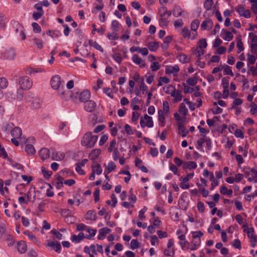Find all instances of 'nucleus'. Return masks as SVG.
<instances>
[{"label":"nucleus","instance_id":"1","mask_svg":"<svg viewBox=\"0 0 257 257\" xmlns=\"http://www.w3.org/2000/svg\"><path fill=\"white\" fill-rule=\"evenodd\" d=\"M97 140V136L92 135L91 132H88L82 137L81 144L87 148H91L94 146Z\"/></svg>","mask_w":257,"mask_h":257},{"label":"nucleus","instance_id":"2","mask_svg":"<svg viewBox=\"0 0 257 257\" xmlns=\"http://www.w3.org/2000/svg\"><path fill=\"white\" fill-rule=\"evenodd\" d=\"M51 85L53 89L57 90L59 95L64 94V86H61V77L58 75L53 76L51 79Z\"/></svg>","mask_w":257,"mask_h":257},{"label":"nucleus","instance_id":"3","mask_svg":"<svg viewBox=\"0 0 257 257\" xmlns=\"http://www.w3.org/2000/svg\"><path fill=\"white\" fill-rule=\"evenodd\" d=\"M35 142L34 137L28 138L25 142V151L29 155H33L36 153V150L33 145Z\"/></svg>","mask_w":257,"mask_h":257},{"label":"nucleus","instance_id":"4","mask_svg":"<svg viewBox=\"0 0 257 257\" xmlns=\"http://www.w3.org/2000/svg\"><path fill=\"white\" fill-rule=\"evenodd\" d=\"M19 84L21 88L23 89H29L32 87L33 83L27 76H24L20 78Z\"/></svg>","mask_w":257,"mask_h":257},{"label":"nucleus","instance_id":"5","mask_svg":"<svg viewBox=\"0 0 257 257\" xmlns=\"http://www.w3.org/2000/svg\"><path fill=\"white\" fill-rule=\"evenodd\" d=\"M34 8L37 10V12H34L32 16L33 19L37 21L40 19L41 17L44 15V12L42 10V3L41 2L38 3L35 5Z\"/></svg>","mask_w":257,"mask_h":257},{"label":"nucleus","instance_id":"6","mask_svg":"<svg viewBox=\"0 0 257 257\" xmlns=\"http://www.w3.org/2000/svg\"><path fill=\"white\" fill-rule=\"evenodd\" d=\"M235 10L240 17L249 18L251 16L250 11L249 10H245L244 8L241 6H238L235 9Z\"/></svg>","mask_w":257,"mask_h":257},{"label":"nucleus","instance_id":"7","mask_svg":"<svg viewBox=\"0 0 257 257\" xmlns=\"http://www.w3.org/2000/svg\"><path fill=\"white\" fill-rule=\"evenodd\" d=\"M96 103L91 100H87L84 102V108L88 112H92L96 108Z\"/></svg>","mask_w":257,"mask_h":257},{"label":"nucleus","instance_id":"8","mask_svg":"<svg viewBox=\"0 0 257 257\" xmlns=\"http://www.w3.org/2000/svg\"><path fill=\"white\" fill-rule=\"evenodd\" d=\"M52 155L51 159L55 161H61L65 158V154L63 153L57 152L55 149H51Z\"/></svg>","mask_w":257,"mask_h":257},{"label":"nucleus","instance_id":"9","mask_svg":"<svg viewBox=\"0 0 257 257\" xmlns=\"http://www.w3.org/2000/svg\"><path fill=\"white\" fill-rule=\"evenodd\" d=\"M49 247L54 250L57 253H60L61 250V245L57 241H49Z\"/></svg>","mask_w":257,"mask_h":257},{"label":"nucleus","instance_id":"10","mask_svg":"<svg viewBox=\"0 0 257 257\" xmlns=\"http://www.w3.org/2000/svg\"><path fill=\"white\" fill-rule=\"evenodd\" d=\"M111 231L110 229L106 227L100 229L97 238L100 240L103 239L106 237L107 234L109 233Z\"/></svg>","mask_w":257,"mask_h":257},{"label":"nucleus","instance_id":"11","mask_svg":"<svg viewBox=\"0 0 257 257\" xmlns=\"http://www.w3.org/2000/svg\"><path fill=\"white\" fill-rule=\"evenodd\" d=\"M79 95V100L81 102H85L90 98V92L88 90L86 89L81 92Z\"/></svg>","mask_w":257,"mask_h":257},{"label":"nucleus","instance_id":"12","mask_svg":"<svg viewBox=\"0 0 257 257\" xmlns=\"http://www.w3.org/2000/svg\"><path fill=\"white\" fill-rule=\"evenodd\" d=\"M201 243V239H194L193 238V240L191 242V245H189L187 247V249H189L191 250H195L197 249V248L199 246Z\"/></svg>","mask_w":257,"mask_h":257},{"label":"nucleus","instance_id":"13","mask_svg":"<svg viewBox=\"0 0 257 257\" xmlns=\"http://www.w3.org/2000/svg\"><path fill=\"white\" fill-rule=\"evenodd\" d=\"M171 96L174 97V102H179L182 98V95H181L180 90L175 89L171 92Z\"/></svg>","mask_w":257,"mask_h":257},{"label":"nucleus","instance_id":"14","mask_svg":"<svg viewBox=\"0 0 257 257\" xmlns=\"http://www.w3.org/2000/svg\"><path fill=\"white\" fill-rule=\"evenodd\" d=\"M133 61L137 65H140L142 67L146 66V63L137 54H134L132 57Z\"/></svg>","mask_w":257,"mask_h":257},{"label":"nucleus","instance_id":"15","mask_svg":"<svg viewBox=\"0 0 257 257\" xmlns=\"http://www.w3.org/2000/svg\"><path fill=\"white\" fill-rule=\"evenodd\" d=\"M178 238L180 239L179 244L181 246L182 249H185L186 248V246L187 244L188 246L190 245L189 242L186 240L185 235V234H181L178 236Z\"/></svg>","mask_w":257,"mask_h":257},{"label":"nucleus","instance_id":"16","mask_svg":"<svg viewBox=\"0 0 257 257\" xmlns=\"http://www.w3.org/2000/svg\"><path fill=\"white\" fill-rule=\"evenodd\" d=\"M17 248L20 253H25L27 249V246L26 242L23 240H21L17 244Z\"/></svg>","mask_w":257,"mask_h":257},{"label":"nucleus","instance_id":"17","mask_svg":"<svg viewBox=\"0 0 257 257\" xmlns=\"http://www.w3.org/2000/svg\"><path fill=\"white\" fill-rule=\"evenodd\" d=\"M213 26V22L209 19L207 18L205 20L202 22L201 25V29L202 30H204L207 29V28H211Z\"/></svg>","mask_w":257,"mask_h":257},{"label":"nucleus","instance_id":"18","mask_svg":"<svg viewBox=\"0 0 257 257\" xmlns=\"http://www.w3.org/2000/svg\"><path fill=\"white\" fill-rule=\"evenodd\" d=\"M177 126L180 134L182 135V137L183 138L185 137L189 133V131L186 130V128H185V127L184 126L182 122H178L177 123Z\"/></svg>","mask_w":257,"mask_h":257},{"label":"nucleus","instance_id":"19","mask_svg":"<svg viewBox=\"0 0 257 257\" xmlns=\"http://www.w3.org/2000/svg\"><path fill=\"white\" fill-rule=\"evenodd\" d=\"M197 164L193 161L184 162L183 168L184 170L188 169L189 170L195 169L197 168Z\"/></svg>","mask_w":257,"mask_h":257},{"label":"nucleus","instance_id":"20","mask_svg":"<svg viewBox=\"0 0 257 257\" xmlns=\"http://www.w3.org/2000/svg\"><path fill=\"white\" fill-rule=\"evenodd\" d=\"M0 193L5 198L8 199L9 200H11V199L9 197V191L7 187L4 188L3 183H0Z\"/></svg>","mask_w":257,"mask_h":257},{"label":"nucleus","instance_id":"21","mask_svg":"<svg viewBox=\"0 0 257 257\" xmlns=\"http://www.w3.org/2000/svg\"><path fill=\"white\" fill-rule=\"evenodd\" d=\"M166 13L165 10H162V12H159L160 17H161L160 23L165 26H167L169 23L168 18L165 17Z\"/></svg>","mask_w":257,"mask_h":257},{"label":"nucleus","instance_id":"22","mask_svg":"<svg viewBox=\"0 0 257 257\" xmlns=\"http://www.w3.org/2000/svg\"><path fill=\"white\" fill-rule=\"evenodd\" d=\"M85 237L84 233L80 232L78 235H72L71 237V239L72 242H79Z\"/></svg>","mask_w":257,"mask_h":257},{"label":"nucleus","instance_id":"23","mask_svg":"<svg viewBox=\"0 0 257 257\" xmlns=\"http://www.w3.org/2000/svg\"><path fill=\"white\" fill-rule=\"evenodd\" d=\"M86 219L95 221L97 219V216L94 210H89L86 214Z\"/></svg>","mask_w":257,"mask_h":257},{"label":"nucleus","instance_id":"24","mask_svg":"<svg viewBox=\"0 0 257 257\" xmlns=\"http://www.w3.org/2000/svg\"><path fill=\"white\" fill-rule=\"evenodd\" d=\"M11 135L14 138H20L22 135V130L18 127H16L11 131Z\"/></svg>","mask_w":257,"mask_h":257},{"label":"nucleus","instance_id":"25","mask_svg":"<svg viewBox=\"0 0 257 257\" xmlns=\"http://www.w3.org/2000/svg\"><path fill=\"white\" fill-rule=\"evenodd\" d=\"M39 156L43 161L48 158V149L43 148L39 151Z\"/></svg>","mask_w":257,"mask_h":257},{"label":"nucleus","instance_id":"26","mask_svg":"<svg viewBox=\"0 0 257 257\" xmlns=\"http://www.w3.org/2000/svg\"><path fill=\"white\" fill-rule=\"evenodd\" d=\"M183 11L182 8L179 6H175L173 11V14L175 17H179L181 16Z\"/></svg>","mask_w":257,"mask_h":257},{"label":"nucleus","instance_id":"27","mask_svg":"<svg viewBox=\"0 0 257 257\" xmlns=\"http://www.w3.org/2000/svg\"><path fill=\"white\" fill-rule=\"evenodd\" d=\"M100 154V150L99 149L93 150L90 153L89 155V158L90 160H94L97 159Z\"/></svg>","mask_w":257,"mask_h":257},{"label":"nucleus","instance_id":"28","mask_svg":"<svg viewBox=\"0 0 257 257\" xmlns=\"http://www.w3.org/2000/svg\"><path fill=\"white\" fill-rule=\"evenodd\" d=\"M172 40V37L170 36H168L165 38L163 43L162 44V48L163 49H167L169 46V44L171 42Z\"/></svg>","mask_w":257,"mask_h":257},{"label":"nucleus","instance_id":"29","mask_svg":"<svg viewBox=\"0 0 257 257\" xmlns=\"http://www.w3.org/2000/svg\"><path fill=\"white\" fill-rule=\"evenodd\" d=\"M88 44L90 46L93 47L96 50L100 51L101 52H103V48L96 41H94L92 40H89L88 41Z\"/></svg>","mask_w":257,"mask_h":257},{"label":"nucleus","instance_id":"30","mask_svg":"<svg viewBox=\"0 0 257 257\" xmlns=\"http://www.w3.org/2000/svg\"><path fill=\"white\" fill-rule=\"evenodd\" d=\"M24 234L28 237V238L35 244H37L38 241L36 237L33 234V233L29 231H25Z\"/></svg>","mask_w":257,"mask_h":257},{"label":"nucleus","instance_id":"31","mask_svg":"<svg viewBox=\"0 0 257 257\" xmlns=\"http://www.w3.org/2000/svg\"><path fill=\"white\" fill-rule=\"evenodd\" d=\"M148 47L151 51H155L159 48V43L157 42H150L148 43Z\"/></svg>","mask_w":257,"mask_h":257},{"label":"nucleus","instance_id":"32","mask_svg":"<svg viewBox=\"0 0 257 257\" xmlns=\"http://www.w3.org/2000/svg\"><path fill=\"white\" fill-rule=\"evenodd\" d=\"M92 172L97 175H100L102 173V170L101 168L100 165L96 164L95 166L92 165L91 166Z\"/></svg>","mask_w":257,"mask_h":257},{"label":"nucleus","instance_id":"33","mask_svg":"<svg viewBox=\"0 0 257 257\" xmlns=\"http://www.w3.org/2000/svg\"><path fill=\"white\" fill-rule=\"evenodd\" d=\"M220 192L223 195H227L231 196L232 194V190L231 189H228L225 186H221L220 188Z\"/></svg>","mask_w":257,"mask_h":257},{"label":"nucleus","instance_id":"34","mask_svg":"<svg viewBox=\"0 0 257 257\" xmlns=\"http://www.w3.org/2000/svg\"><path fill=\"white\" fill-rule=\"evenodd\" d=\"M116 168V165L113 162H110L107 168L104 170V173H109L112 171L114 170Z\"/></svg>","mask_w":257,"mask_h":257},{"label":"nucleus","instance_id":"35","mask_svg":"<svg viewBox=\"0 0 257 257\" xmlns=\"http://www.w3.org/2000/svg\"><path fill=\"white\" fill-rule=\"evenodd\" d=\"M214 5L213 0H206L204 3V8L206 11H210Z\"/></svg>","mask_w":257,"mask_h":257},{"label":"nucleus","instance_id":"36","mask_svg":"<svg viewBox=\"0 0 257 257\" xmlns=\"http://www.w3.org/2000/svg\"><path fill=\"white\" fill-rule=\"evenodd\" d=\"M180 61L183 63H186L190 61V59L184 54L180 53L178 55Z\"/></svg>","mask_w":257,"mask_h":257},{"label":"nucleus","instance_id":"37","mask_svg":"<svg viewBox=\"0 0 257 257\" xmlns=\"http://www.w3.org/2000/svg\"><path fill=\"white\" fill-rule=\"evenodd\" d=\"M68 173V170L67 169L63 170L59 172L58 175L57 176V182H63L64 178L63 177L65 176V173Z\"/></svg>","mask_w":257,"mask_h":257},{"label":"nucleus","instance_id":"38","mask_svg":"<svg viewBox=\"0 0 257 257\" xmlns=\"http://www.w3.org/2000/svg\"><path fill=\"white\" fill-rule=\"evenodd\" d=\"M144 119L147 120L146 126L148 127H151L153 126V121L152 117L149 116L148 114H145L144 116Z\"/></svg>","mask_w":257,"mask_h":257},{"label":"nucleus","instance_id":"39","mask_svg":"<svg viewBox=\"0 0 257 257\" xmlns=\"http://www.w3.org/2000/svg\"><path fill=\"white\" fill-rule=\"evenodd\" d=\"M200 24V21L198 19L194 20L191 24V29L192 31H197Z\"/></svg>","mask_w":257,"mask_h":257},{"label":"nucleus","instance_id":"40","mask_svg":"<svg viewBox=\"0 0 257 257\" xmlns=\"http://www.w3.org/2000/svg\"><path fill=\"white\" fill-rule=\"evenodd\" d=\"M43 71V69L41 68H28L26 70V73L28 74H35L38 72H41Z\"/></svg>","mask_w":257,"mask_h":257},{"label":"nucleus","instance_id":"41","mask_svg":"<svg viewBox=\"0 0 257 257\" xmlns=\"http://www.w3.org/2000/svg\"><path fill=\"white\" fill-rule=\"evenodd\" d=\"M179 112L180 113L184 115L188 112V109L183 103H181L179 105Z\"/></svg>","mask_w":257,"mask_h":257},{"label":"nucleus","instance_id":"42","mask_svg":"<svg viewBox=\"0 0 257 257\" xmlns=\"http://www.w3.org/2000/svg\"><path fill=\"white\" fill-rule=\"evenodd\" d=\"M25 195L27 196V198H26L24 196H21V197H19L18 201H19V202L20 204H22L23 203H25L26 204H28V201L29 200V194H25Z\"/></svg>","mask_w":257,"mask_h":257},{"label":"nucleus","instance_id":"43","mask_svg":"<svg viewBox=\"0 0 257 257\" xmlns=\"http://www.w3.org/2000/svg\"><path fill=\"white\" fill-rule=\"evenodd\" d=\"M242 103V100L240 98H235L231 104L230 109H234L237 105H241Z\"/></svg>","mask_w":257,"mask_h":257},{"label":"nucleus","instance_id":"44","mask_svg":"<svg viewBox=\"0 0 257 257\" xmlns=\"http://www.w3.org/2000/svg\"><path fill=\"white\" fill-rule=\"evenodd\" d=\"M8 81L5 77H2L0 78V87L2 89H5L8 87Z\"/></svg>","mask_w":257,"mask_h":257},{"label":"nucleus","instance_id":"45","mask_svg":"<svg viewBox=\"0 0 257 257\" xmlns=\"http://www.w3.org/2000/svg\"><path fill=\"white\" fill-rule=\"evenodd\" d=\"M223 72L224 75H229L231 76L234 75L230 67L227 65H224Z\"/></svg>","mask_w":257,"mask_h":257},{"label":"nucleus","instance_id":"46","mask_svg":"<svg viewBox=\"0 0 257 257\" xmlns=\"http://www.w3.org/2000/svg\"><path fill=\"white\" fill-rule=\"evenodd\" d=\"M96 231L97 230L96 229L88 228L87 229V232L89 233V235H86L85 236V238L88 239H90V236H94L96 233Z\"/></svg>","mask_w":257,"mask_h":257},{"label":"nucleus","instance_id":"47","mask_svg":"<svg viewBox=\"0 0 257 257\" xmlns=\"http://www.w3.org/2000/svg\"><path fill=\"white\" fill-rule=\"evenodd\" d=\"M175 88L172 85H168L165 86L163 87V91L166 93V94H170L171 92L174 90Z\"/></svg>","mask_w":257,"mask_h":257},{"label":"nucleus","instance_id":"48","mask_svg":"<svg viewBox=\"0 0 257 257\" xmlns=\"http://www.w3.org/2000/svg\"><path fill=\"white\" fill-rule=\"evenodd\" d=\"M198 47L200 49L205 48L207 46V43L205 39H202L199 41L198 42Z\"/></svg>","mask_w":257,"mask_h":257},{"label":"nucleus","instance_id":"49","mask_svg":"<svg viewBox=\"0 0 257 257\" xmlns=\"http://www.w3.org/2000/svg\"><path fill=\"white\" fill-rule=\"evenodd\" d=\"M201 135L203 136V138H200L197 142V149H200V148H201L203 146V144L205 142V138H206L205 135Z\"/></svg>","mask_w":257,"mask_h":257},{"label":"nucleus","instance_id":"50","mask_svg":"<svg viewBox=\"0 0 257 257\" xmlns=\"http://www.w3.org/2000/svg\"><path fill=\"white\" fill-rule=\"evenodd\" d=\"M197 79L195 77H191L188 78L186 81V84L190 86H195L197 83Z\"/></svg>","mask_w":257,"mask_h":257},{"label":"nucleus","instance_id":"51","mask_svg":"<svg viewBox=\"0 0 257 257\" xmlns=\"http://www.w3.org/2000/svg\"><path fill=\"white\" fill-rule=\"evenodd\" d=\"M190 34L191 33L187 27L184 28L182 30V35L184 38H189Z\"/></svg>","mask_w":257,"mask_h":257},{"label":"nucleus","instance_id":"52","mask_svg":"<svg viewBox=\"0 0 257 257\" xmlns=\"http://www.w3.org/2000/svg\"><path fill=\"white\" fill-rule=\"evenodd\" d=\"M75 220H76L75 217L72 215L67 216L65 218V222L67 223L68 224H70L74 223L75 222Z\"/></svg>","mask_w":257,"mask_h":257},{"label":"nucleus","instance_id":"53","mask_svg":"<svg viewBox=\"0 0 257 257\" xmlns=\"http://www.w3.org/2000/svg\"><path fill=\"white\" fill-rule=\"evenodd\" d=\"M231 245L236 248H237L238 249H240L241 248V242L238 239H234L232 242Z\"/></svg>","mask_w":257,"mask_h":257},{"label":"nucleus","instance_id":"54","mask_svg":"<svg viewBox=\"0 0 257 257\" xmlns=\"http://www.w3.org/2000/svg\"><path fill=\"white\" fill-rule=\"evenodd\" d=\"M164 113V112L161 109L158 111L159 120L160 122L163 123L162 126H164V121L165 120V116Z\"/></svg>","mask_w":257,"mask_h":257},{"label":"nucleus","instance_id":"55","mask_svg":"<svg viewBox=\"0 0 257 257\" xmlns=\"http://www.w3.org/2000/svg\"><path fill=\"white\" fill-rule=\"evenodd\" d=\"M32 107L34 108H38L40 106L41 100L39 98H35L34 100L32 101Z\"/></svg>","mask_w":257,"mask_h":257},{"label":"nucleus","instance_id":"56","mask_svg":"<svg viewBox=\"0 0 257 257\" xmlns=\"http://www.w3.org/2000/svg\"><path fill=\"white\" fill-rule=\"evenodd\" d=\"M236 46H237V47L238 48V50H237V53L239 54L241 51H243L244 47H243V43L241 42V39H238L237 40Z\"/></svg>","mask_w":257,"mask_h":257},{"label":"nucleus","instance_id":"57","mask_svg":"<svg viewBox=\"0 0 257 257\" xmlns=\"http://www.w3.org/2000/svg\"><path fill=\"white\" fill-rule=\"evenodd\" d=\"M116 143L115 140H113L110 142L109 147L108 148V152L111 153L114 151V149H117L115 148Z\"/></svg>","mask_w":257,"mask_h":257},{"label":"nucleus","instance_id":"58","mask_svg":"<svg viewBox=\"0 0 257 257\" xmlns=\"http://www.w3.org/2000/svg\"><path fill=\"white\" fill-rule=\"evenodd\" d=\"M139 242L137 239H133L131 242V248L132 249H135L139 247Z\"/></svg>","mask_w":257,"mask_h":257},{"label":"nucleus","instance_id":"59","mask_svg":"<svg viewBox=\"0 0 257 257\" xmlns=\"http://www.w3.org/2000/svg\"><path fill=\"white\" fill-rule=\"evenodd\" d=\"M111 28L114 31H119V23L116 20H113L111 23Z\"/></svg>","mask_w":257,"mask_h":257},{"label":"nucleus","instance_id":"60","mask_svg":"<svg viewBox=\"0 0 257 257\" xmlns=\"http://www.w3.org/2000/svg\"><path fill=\"white\" fill-rule=\"evenodd\" d=\"M225 37H222V38L227 41H230L233 39V35L232 34L231 32L229 31H226L225 32Z\"/></svg>","mask_w":257,"mask_h":257},{"label":"nucleus","instance_id":"61","mask_svg":"<svg viewBox=\"0 0 257 257\" xmlns=\"http://www.w3.org/2000/svg\"><path fill=\"white\" fill-rule=\"evenodd\" d=\"M161 66L158 62H154L151 65V68L153 71H156L160 68Z\"/></svg>","mask_w":257,"mask_h":257},{"label":"nucleus","instance_id":"62","mask_svg":"<svg viewBox=\"0 0 257 257\" xmlns=\"http://www.w3.org/2000/svg\"><path fill=\"white\" fill-rule=\"evenodd\" d=\"M247 61H248V63H249L250 64H254L255 60H256L255 57L253 55H250L249 53H248L247 54Z\"/></svg>","mask_w":257,"mask_h":257},{"label":"nucleus","instance_id":"63","mask_svg":"<svg viewBox=\"0 0 257 257\" xmlns=\"http://www.w3.org/2000/svg\"><path fill=\"white\" fill-rule=\"evenodd\" d=\"M183 85L184 86V91L185 93H191L194 91V88L190 87L183 83Z\"/></svg>","mask_w":257,"mask_h":257},{"label":"nucleus","instance_id":"64","mask_svg":"<svg viewBox=\"0 0 257 257\" xmlns=\"http://www.w3.org/2000/svg\"><path fill=\"white\" fill-rule=\"evenodd\" d=\"M6 241L9 246L13 245L14 242L13 236L10 234L7 235Z\"/></svg>","mask_w":257,"mask_h":257}]
</instances>
